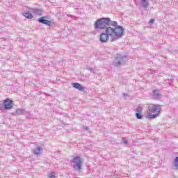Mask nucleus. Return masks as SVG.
Instances as JSON below:
<instances>
[{
  "label": "nucleus",
  "instance_id": "nucleus-11",
  "mask_svg": "<svg viewBox=\"0 0 178 178\" xmlns=\"http://www.w3.org/2000/svg\"><path fill=\"white\" fill-rule=\"evenodd\" d=\"M72 87H74V88H76V90H79V91H84V87H83V86H81L80 83H72Z\"/></svg>",
  "mask_w": 178,
  "mask_h": 178
},
{
  "label": "nucleus",
  "instance_id": "nucleus-13",
  "mask_svg": "<svg viewBox=\"0 0 178 178\" xmlns=\"http://www.w3.org/2000/svg\"><path fill=\"white\" fill-rule=\"evenodd\" d=\"M173 170H178V157H176L174 160V166L172 167Z\"/></svg>",
  "mask_w": 178,
  "mask_h": 178
},
{
  "label": "nucleus",
  "instance_id": "nucleus-14",
  "mask_svg": "<svg viewBox=\"0 0 178 178\" xmlns=\"http://www.w3.org/2000/svg\"><path fill=\"white\" fill-rule=\"evenodd\" d=\"M22 15L24 16L26 19H33V14L30 13H22Z\"/></svg>",
  "mask_w": 178,
  "mask_h": 178
},
{
  "label": "nucleus",
  "instance_id": "nucleus-18",
  "mask_svg": "<svg viewBox=\"0 0 178 178\" xmlns=\"http://www.w3.org/2000/svg\"><path fill=\"white\" fill-rule=\"evenodd\" d=\"M136 117L137 119H143V114L141 113H136Z\"/></svg>",
  "mask_w": 178,
  "mask_h": 178
},
{
  "label": "nucleus",
  "instance_id": "nucleus-19",
  "mask_svg": "<svg viewBox=\"0 0 178 178\" xmlns=\"http://www.w3.org/2000/svg\"><path fill=\"white\" fill-rule=\"evenodd\" d=\"M5 109V105L0 104V111H3Z\"/></svg>",
  "mask_w": 178,
  "mask_h": 178
},
{
  "label": "nucleus",
  "instance_id": "nucleus-2",
  "mask_svg": "<svg viewBox=\"0 0 178 178\" xmlns=\"http://www.w3.org/2000/svg\"><path fill=\"white\" fill-rule=\"evenodd\" d=\"M109 26L113 27H118V22L111 20V18H100L95 22V30H104V29H108Z\"/></svg>",
  "mask_w": 178,
  "mask_h": 178
},
{
  "label": "nucleus",
  "instance_id": "nucleus-17",
  "mask_svg": "<svg viewBox=\"0 0 178 178\" xmlns=\"http://www.w3.org/2000/svg\"><path fill=\"white\" fill-rule=\"evenodd\" d=\"M136 113H141L143 112V107L141 106H138L136 109Z\"/></svg>",
  "mask_w": 178,
  "mask_h": 178
},
{
  "label": "nucleus",
  "instance_id": "nucleus-22",
  "mask_svg": "<svg viewBox=\"0 0 178 178\" xmlns=\"http://www.w3.org/2000/svg\"><path fill=\"white\" fill-rule=\"evenodd\" d=\"M86 130H88V127H86Z\"/></svg>",
  "mask_w": 178,
  "mask_h": 178
},
{
  "label": "nucleus",
  "instance_id": "nucleus-20",
  "mask_svg": "<svg viewBox=\"0 0 178 178\" xmlns=\"http://www.w3.org/2000/svg\"><path fill=\"white\" fill-rule=\"evenodd\" d=\"M122 142L124 144H127L128 143L127 139H126V138H122Z\"/></svg>",
  "mask_w": 178,
  "mask_h": 178
},
{
  "label": "nucleus",
  "instance_id": "nucleus-3",
  "mask_svg": "<svg viewBox=\"0 0 178 178\" xmlns=\"http://www.w3.org/2000/svg\"><path fill=\"white\" fill-rule=\"evenodd\" d=\"M148 118L149 119H155L159 116L161 113V106L150 104L148 108Z\"/></svg>",
  "mask_w": 178,
  "mask_h": 178
},
{
  "label": "nucleus",
  "instance_id": "nucleus-5",
  "mask_svg": "<svg viewBox=\"0 0 178 178\" xmlns=\"http://www.w3.org/2000/svg\"><path fill=\"white\" fill-rule=\"evenodd\" d=\"M129 60V58L126 56H122L120 54H118L116 57L115 62L114 63V65H115L117 67H119V66H122V65H124L126 62Z\"/></svg>",
  "mask_w": 178,
  "mask_h": 178
},
{
  "label": "nucleus",
  "instance_id": "nucleus-21",
  "mask_svg": "<svg viewBox=\"0 0 178 178\" xmlns=\"http://www.w3.org/2000/svg\"><path fill=\"white\" fill-rule=\"evenodd\" d=\"M154 22H155L154 19H151L149 22V24H154Z\"/></svg>",
  "mask_w": 178,
  "mask_h": 178
},
{
  "label": "nucleus",
  "instance_id": "nucleus-6",
  "mask_svg": "<svg viewBox=\"0 0 178 178\" xmlns=\"http://www.w3.org/2000/svg\"><path fill=\"white\" fill-rule=\"evenodd\" d=\"M13 108V103L12 100L6 99L4 100V109H12Z\"/></svg>",
  "mask_w": 178,
  "mask_h": 178
},
{
  "label": "nucleus",
  "instance_id": "nucleus-4",
  "mask_svg": "<svg viewBox=\"0 0 178 178\" xmlns=\"http://www.w3.org/2000/svg\"><path fill=\"white\" fill-rule=\"evenodd\" d=\"M71 163L73 164V168L77 172H80L81 169V159L80 156H75L71 160Z\"/></svg>",
  "mask_w": 178,
  "mask_h": 178
},
{
  "label": "nucleus",
  "instance_id": "nucleus-16",
  "mask_svg": "<svg viewBox=\"0 0 178 178\" xmlns=\"http://www.w3.org/2000/svg\"><path fill=\"white\" fill-rule=\"evenodd\" d=\"M48 178H56L55 172H51L48 174Z\"/></svg>",
  "mask_w": 178,
  "mask_h": 178
},
{
  "label": "nucleus",
  "instance_id": "nucleus-12",
  "mask_svg": "<svg viewBox=\"0 0 178 178\" xmlns=\"http://www.w3.org/2000/svg\"><path fill=\"white\" fill-rule=\"evenodd\" d=\"M33 152L35 155H40L42 152V148L40 146H38L35 148Z\"/></svg>",
  "mask_w": 178,
  "mask_h": 178
},
{
  "label": "nucleus",
  "instance_id": "nucleus-7",
  "mask_svg": "<svg viewBox=\"0 0 178 178\" xmlns=\"http://www.w3.org/2000/svg\"><path fill=\"white\" fill-rule=\"evenodd\" d=\"M47 19L46 16L41 17L38 19L39 23H42V24H46V26H51V21L45 19Z\"/></svg>",
  "mask_w": 178,
  "mask_h": 178
},
{
  "label": "nucleus",
  "instance_id": "nucleus-1",
  "mask_svg": "<svg viewBox=\"0 0 178 178\" xmlns=\"http://www.w3.org/2000/svg\"><path fill=\"white\" fill-rule=\"evenodd\" d=\"M123 33H124V29L120 26H117L115 28L108 26L106 29L105 33L100 34L99 41L102 44L108 42L110 37L111 42H115L123 37Z\"/></svg>",
  "mask_w": 178,
  "mask_h": 178
},
{
  "label": "nucleus",
  "instance_id": "nucleus-15",
  "mask_svg": "<svg viewBox=\"0 0 178 178\" xmlns=\"http://www.w3.org/2000/svg\"><path fill=\"white\" fill-rule=\"evenodd\" d=\"M25 111L24 110L22 109V108H18L16 111V114L17 115H24Z\"/></svg>",
  "mask_w": 178,
  "mask_h": 178
},
{
  "label": "nucleus",
  "instance_id": "nucleus-8",
  "mask_svg": "<svg viewBox=\"0 0 178 178\" xmlns=\"http://www.w3.org/2000/svg\"><path fill=\"white\" fill-rule=\"evenodd\" d=\"M152 97L154 99H159L162 97V94L159 90H154L152 91Z\"/></svg>",
  "mask_w": 178,
  "mask_h": 178
},
{
  "label": "nucleus",
  "instance_id": "nucleus-10",
  "mask_svg": "<svg viewBox=\"0 0 178 178\" xmlns=\"http://www.w3.org/2000/svg\"><path fill=\"white\" fill-rule=\"evenodd\" d=\"M140 5L142 6V8L147 9V8H148V6H149V0H140Z\"/></svg>",
  "mask_w": 178,
  "mask_h": 178
},
{
  "label": "nucleus",
  "instance_id": "nucleus-9",
  "mask_svg": "<svg viewBox=\"0 0 178 178\" xmlns=\"http://www.w3.org/2000/svg\"><path fill=\"white\" fill-rule=\"evenodd\" d=\"M31 12L34 15H38V16H42V10L38 8H31Z\"/></svg>",
  "mask_w": 178,
  "mask_h": 178
}]
</instances>
